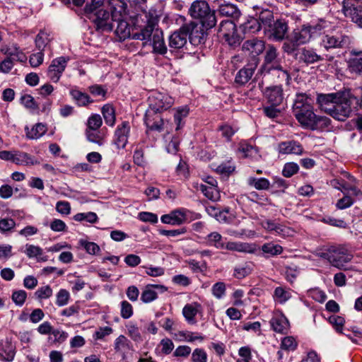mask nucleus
Returning <instances> with one entry per match:
<instances>
[{
  "label": "nucleus",
  "instance_id": "680f3d73",
  "mask_svg": "<svg viewBox=\"0 0 362 362\" xmlns=\"http://www.w3.org/2000/svg\"><path fill=\"white\" fill-rule=\"evenodd\" d=\"M126 327L127 329L128 335L133 341H141L142 340L141 334L136 324L130 322L128 325H127Z\"/></svg>",
  "mask_w": 362,
  "mask_h": 362
},
{
  "label": "nucleus",
  "instance_id": "052dcab7",
  "mask_svg": "<svg viewBox=\"0 0 362 362\" xmlns=\"http://www.w3.org/2000/svg\"><path fill=\"white\" fill-rule=\"evenodd\" d=\"M53 291L49 285H46L44 286H41L37 289L35 292V297L39 300H42L43 299H47L52 296Z\"/></svg>",
  "mask_w": 362,
  "mask_h": 362
},
{
  "label": "nucleus",
  "instance_id": "a878e982",
  "mask_svg": "<svg viewBox=\"0 0 362 362\" xmlns=\"http://www.w3.org/2000/svg\"><path fill=\"white\" fill-rule=\"evenodd\" d=\"M272 329L279 334H286L289 329V322L282 313L274 315L269 322Z\"/></svg>",
  "mask_w": 362,
  "mask_h": 362
},
{
  "label": "nucleus",
  "instance_id": "e2e57ef3",
  "mask_svg": "<svg viewBox=\"0 0 362 362\" xmlns=\"http://www.w3.org/2000/svg\"><path fill=\"white\" fill-rule=\"evenodd\" d=\"M56 305L59 307H62L68 304L70 299L69 292L64 289L61 288L56 295Z\"/></svg>",
  "mask_w": 362,
  "mask_h": 362
},
{
  "label": "nucleus",
  "instance_id": "3c124183",
  "mask_svg": "<svg viewBox=\"0 0 362 362\" xmlns=\"http://www.w3.org/2000/svg\"><path fill=\"white\" fill-rule=\"evenodd\" d=\"M51 334L54 336V339L49 337L48 340L54 344H61L69 337V334L66 332L59 329L54 328Z\"/></svg>",
  "mask_w": 362,
  "mask_h": 362
},
{
  "label": "nucleus",
  "instance_id": "ea45409f",
  "mask_svg": "<svg viewBox=\"0 0 362 362\" xmlns=\"http://www.w3.org/2000/svg\"><path fill=\"white\" fill-rule=\"evenodd\" d=\"M306 25H303L300 29H295L293 33V39L297 45H303L309 42L312 37Z\"/></svg>",
  "mask_w": 362,
  "mask_h": 362
},
{
  "label": "nucleus",
  "instance_id": "2eb2a0df",
  "mask_svg": "<svg viewBox=\"0 0 362 362\" xmlns=\"http://www.w3.org/2000/svg\"><path fill=\"white\" fill-rule=\"evenodd\" d=\"M162 112L147 109L144 115V124L148 131H157L161 132L163 130L164 121L160 114Z\"/></svg>",
  "mask_w": 362,
  "mask_h": 362
},
{
  "label": "nucleus",
  "instance_id": "bf43d9fd",
  "mask_svg": "<svg viewBox=\"0 0 362 362\" xmlns=\"http://www.w3.org/2000/svg\"><path fill=\"white\" fill-rule=\"evenodd\" d=\"M103 124L102 117L98 114H92L87 120V129L98 130Z\"/></svg>",
  "mask_w": 362,
  "mask_h": 362
},
{
  "label": "nucleus",
  "instance_id": "aec40b11",
  "mask_svg": "<svg viewBox=\"0 0 362 362\" xmlns=\"http://www.w3.org/2000/svg\"><path fill=\"white\" fill-rule=\"evenodd\" d=\"M187 209L180 208L170 211V214L161 216L162 223L173 226H180L187 221Z\"/></svg>",
  "mask_w": 362,
  "mask_h": 362
},
{
  "label": "nucleus",
  "instance_id": "de8ad7c7",
  "mask_svg": "<svg viewBox=\"0 0 362 362\" xmlns=\"http://www.w3.org/2000/svg\"><path fill=\"white\" fill-rule=\"evenodd\" d=\"M269 75L276 76L277 78V83L284 82L286 85L290 84L291 77L286 66H283L276 71L271 73Z\"/></svg>",
  "mask_w": 362,
  "mask_h": 362
},
{
  "label": "nucleus",
  "instance_id": "a18cd8bd",
  "mask_svg": "<svg viewBox=\"0 0 362 362\" xmlns=\"http://www.w3.org/2000/svg\"><path fill=\"white\" fill-rule=\"evenodd\" d=\"M257 20L259 21V24L264 31L275 21L274 13L269 9H262Z\"/></svg>",
  "mask_w": 362,
  "mask_h": 362
},
{
  "label": "nucleus",
  "instance_id": "e433bc0d",
  "mask_svg": "<svg viewBox=\"0 0 362 362\" xmlns=\"http://www.w3.org/2000/svg\"><path fill=\"white\" fill-rule=\"evenodd\" d=\"M332 129L331 119L326 116L316 115L309 129L317 131H329Z\"/></svg>",
  "mask_w": 362,
  "mask_h": 362
},
{
  "label": "nucleus",
  "instance_id": "bb28decb",
  "mask_svg": "<svg viewBox=\"0 0 362 362\" xmlns=\"http://www.w3.org/2000/svg\"><path fill=\"white\" fill-rule=\"evenodd\" d=\"M303 151L302 145L294 140L282 141L278 145V151L281 154L300 155L303 153Z\"/></svg>",
  "mask_w": 362,
  "mask_h": 362
},
{
  "label": "nucleus",
  "instance_id": "0e129e2a",
  "mask_svg": "<svg viewBox=\"0 0 362 362\" xmlns=\"http://www.w3.org/2000/svg\"><path fill=\"white\" fill-rule=\"evenodd\" d=\"M298 343L293 337H285L282 339L280 347L286 351H294L297 349Z\"/></svg>",
  "mask_w": 362,
  "mask_h": 362
},
{
  "label": "nucleus",
  "instance_id": "f3484780",
  "mask_svg": "<svg viewBox=\"0 0 362 362\" xmlns=\"http://www.w3.org/2000/svg\"><path fill=\"white\" fill-rule=\"evenodd\" d=\"M130 124L128 121H124L117 125L114 134V144L117 149H123L128 143L130 134Z\"/></svg>",
  "mask_w": 362,
  "mask_h": 362
},
{
  "label": "nucleus",
  "instance_id": "37998d69",
  "mask_svg": "<svg viewBox=\"0 0 362 362\" xmlns=\"http://www.w3.org/2000/svg\"><path fill=\"white\" fill-rule=\"evenodd\" d=\"M101 112L106 124L110 127H113L116 121L115 110L114 107L109 103L105 104L103 106Z\"/></svg>",
  "mask_w": 362,
  "mask_h": 362
},
{
  "label": "nucleus",
  "instance_id": "4c0bfd02",
  "mask_svg": "<svg viewBox=\"0 0 362 362\" xmlns=\"http://www.w3.org/2000/svg\"><path fill=\"white\" fill-rule=\"evenodd\" d=\"M189 108L187 105L178 107L175 109L174 122L176 124L175 130L181 129L185 124L184 119L189 115Z\"/></svg>",
  "mask_w": 362,
  "mask_h": 362
},
{
  "label": "nucleus",
  "instance_id": "09e8293b",
  "mask_svg": "<svg viewBox=\"0 0 362 362\" xmlns=\"http://www.w3.org/2000/svg\"><path fill=\"white\" fill-rule=\"evenodd\" d=\"M25 253L29 258L36 257L38 259V261L45 262L47 260L46 257H41V255L43 254V250L39 246H35L33 245H27Z\"/></svg>",
  "mask_w": 362,
  "mask_h": 362
},
{
  "label": "nucleus",
  "instance_id": "ddd939ff",
  "mask_svg": "<svg viewBox=\"0 0 362 362\" xmlns=\"http://www.w3.org/2000/svg\"><path fill=\"white\" fill-rule=\"evenodd\" d=\"M69 57H59L54 59L47 69V77L54 83H57L63 72L64 71L68 62Z\"/></svg>",
  "mask_w": 362,
  "mask_h": 362
},
{
  "label": "nucleus",
  "instance_id": "f8f14e48",
  "mask_svg": "<svg viewBox=\"0 0 362 362\" xmlns=\"http://www.w3.org/2000/svg\"><path fill=\"white\" fill-rule=\"evenodd\" d=\"M335 58L334 54L327 53L325 57L318 54L315 49L313 48L303 47L300 49L299 61L303 62L307 66L315 63L320 62L326 60L329 62H332Z\"/></svg>",
  "mask_w": 362,
  "mask_h": 362
},
{
  "label": "nucleus",
  "instance_id": "c756f323",
  "mask_svg": "<svg viewBox=\"0 0 362 362\" xmlns=\"http://www.w3.org/2000/svg\"><path fill=\"white\" fill-rule=\"evenodd\" d=\"M16 355V346L11 339L6 338L0 341V358L4 361H12Z\"/></svg>",
  "mask_w": 362,
  "mask_h": 362
},
{
  "label": "nucleus",
  "instance_id": "9d476101",
  "mask_svg": "<svg viewBox=\"0 0 362 362\" xmlns=\"http://www.w3.org/2000/svg\"><path fill=\"white\" fill-rule=\"evenodd\" d=\"M288 25L285 18H276L266 30L264 34L269 40L282 41L288 36Z\"/></svg>",
  "mask_w": 362,
  "mask_h": 362
},
{
  "label": "nucleus",
  "instance_id": "7ed1b4c3",
  "mask_svg": "<svg viewBox=\"0 0 362 362\" xmlns=\"http://www.w3.org/2000/svg\"><path fill=\"white\" fill-rule=\"evenodd\" d=\"M158 21L151 18L147 24L139 31L133 33L132 39L143 41V45L147 44L153 47V52L156 54L164 55L167 53L168 49L165 45L163 33L162 30L156 28Z\"/></svg>",
  "mask_w": 362,
  "mask_h": 362
},
{
  "label": "nucleus",
  "instance_id": "393cba45",
  "mask_svg": "<svg viewBox=\"0 0 362 362\" xmlns=\"http://www.w3.org/2000/svg\"><path fill=\"white\" fill-rule=\"evenodd\" d=\"M155 288L159 289L160 292L167 291V288L163 285L148 284L142 291L141 300L144 303H149L157 299L158 293L155 291Z\"/></svg>",
  "mask_w": 362,
  "mask_h": 362
},
{
  "label": "nucleus",
  "instance_id": "1a4fd4ad",
  "mask_svg": "<svg viewBox=\"0 0 362 362\" xmlns=\"http://www.w3.org/2000/svg\"><path fill=\"white\" fill-rule=\"evenodd\" d=\"M218 33L232 49L238 47L243 37L238 34L236 25L233 21H222L219 25Z\"/></svg>",
  "mask_w": 362,
  "mask_h": 362
},
{
  "label": "nucleus",
  "instance_id": "6ab92c4d",
  "mask_svg": "<svg viewBox=\"0 0 362 362\" xmlns=\"http://www.w3.org/2000/svg\"><path fill=\"white\" fill-rule=\"evenodd\" d=\"M263 94L269 105H280L283 102L284 93L281 84L265 88Z\"/></svg>",
  "mask_w": 362,
  "mask_h": 362
},
{
  "label": "nucleus",
  "instance_id": "338daca9",
  "mask_svg": "<svg viewBox=\"0 0 362 362\" xmlns=\"http://www.w3.org/2000/svg\"><path fill=\"white\" fill-rule=\"evenodd\" d=\"M329 322L333 326L337 332L342 334V329L345 323L343 317L339 315H332L329 317Z\"/></svg>",
  "mask_w": 362,
  "mask_h": 362
},
{
  "label": "nucleus",
  "instance_id": "b1692460",
  "mask_svg": "<svg viewBox=\"0 0 362 362\" xmlns=\"http://www.w3.org/2000/svg\"><path fill=\"white\" fill-rule=\"evenodd\" d=\"M257 65V61L252 64H247L240 69L235 75V83L238 86H244L251 79Z\"/></svg>",
  "mask_w": 362,
  "mask_h": 362
},
{
  "label": "nucleus",
  "instance_id": "f704fd0d",
  "mask_svg": "<svg viewBox=\"0 0 362 362\" xmlns=\"http://www.w3.org/2000/svg\"><path fill=\"white\" fill-rule=\"evenodd\" d=\"M240 28L245 34H255L262 29V27L257 18L248 16L247 20L240 25Z\"/></svg>",
  "mask_w": 362,
  "mask_h": 362
},
{
  "label": "nucleus",
  "instance_id": "13d9d810",
  "mask_svg": "<svg viewBox=\"0 0 362 362\" xmlns=\"http://www.w3.org/2000/svg\"><path fill=\"white\" fill-rule=\"evenodd\" d=\"M16 226L15 221L11 218H0V233L6 234L11 232Z\"/></svg>",
  "mask_w": 362,
  "mask_h": 362
},
{
  "label": "nucleus",
  "instance_id": "4d7b16f0",
  "mask_svg": "<svg viewBox=\"0 0 362 362\" xmlns=\"http://www.w3.org/2000/svg\"><path fill=\"white\" fill-rule=\"evenodd\" d=\"M182 314L189 323L196 322L195 316L197 314V310L191 304H187L182 309Z\"/></svg>",
  "mask_w": 362,
  "mask_h": 362
},
{
  "label": "nucleus",
  "instance_id": "0eeeda50",
  "mask_svg": "<svg viewBox=\"0 0 362 362\" xmlns=\"http://www.w3.org/2000/svg\"><path fill=\"white\" fill-rule=\"evenodd\" d=\"M320 257L327 259L333 267L341 269L349 262L353 256L342 246H330L321 253Z\"/></svg>",
  "mask_w": 362,
  "mask_h": 362
},
{
  "label": "nucleus",
  "instance_id": "c9c22d12",
  "mask_svg": "<svg viewBox=\"0 0 362 362\" xmlns=\"http://www.w3.org/2000/svg\"><path fill=\"white\" fill-rule=\"evenodd\" d=\"M13 163L17 165H37L40 162L31 156L30 154L25 152H22L19 151H14L13 154Z\"/></svg>",
  "mask_w": 362,
  "mask_h": 362
},
{
  "label": "nucleus",
  "instance_id": "c85d7f7f",
  "mask_svg": "<svg viewBox=\"0 0 362 362\" xmlns=\"http://www.w3.org/2000/svg\"><path fill=\"white\" fill-rule=\"evenodd\" d=\"M53 39V35L50 31L45 29L40 30L35 38V47L39 51L44 52L47 47H50Z\"/></svg>",
  "mask_w": 362,
  "mask_h": 362
},
{
  "label": "nucleus",
  "instance_id": "69168bd1",
  "mask_svg": "<svg viewBox=\"0 0 362 362\" xmlns=\"http://www.w3.org/2000/svg\"><path fill=\"white\" fill-rule=\"evenodd\" d=\"M79 244L86 250V252L90 255H96L100 251V247L95 243L81 239Z\"/></svg>",
  "mask_w": 362,
  "mask_h": 362
},
{
  "label": "nucleus",
  "instance_id": "58836bf2",
  "mask_svg": "<svg viewBox=\"0 0 362 362\" xmlns=\"http://www.w3.org/2000/svg\"><path fill=\"white\" fill-rule=\"evenodd\" d=\"M350 54L351 58L348 62L349 69L353 72L361 73L362 71V51L353 49Z\"/></svg>",
  "mask_w": 362,
  "mask_h": 362
},
{
  "label": "nucleus",
  "instance_id": "5fc2aeb1",
  "mask_svg": "<svg viewBox=\"0 0 362 362\" xmlns=\"http://www.w3.org/2000/svg\"><path fill=\"white\" fill-rule=\"evenodd\" d=\"M90 93L95 97H101L100 100H105L107 98V90L103 86L94 84L88 88Z\"/></svg>",
  "mask_w": 362,
  "mask_h": 362
},
{
  "label": "nucleus",
  "instance_id": "72a5a7b5",
  "mask_svg": "<svg viewBox=\"0 0 362 362\" xmlns=\"http://www.w3.org/2000/svg\"><path fill=\"white\" fill-rule=\"evenodd\" d=\"M263 256L265 258H270L281 255L283 251V247L274 242H269L263 244L261 247Z\"/></svg>",
  "mask_w": 362,
  "mask_h": 362
},
{
  "label": "nucleus",
  "instance_id": "cd10ccee",
  "mask_svg": "<svg viewBox=\"0 0 362 362\" xmlns=\"http://www.w3.org/2000/svg\"><path fill=\"white\" fill-rule=\"evenodd\" d=\"M222 17L230 18L232 20H237L241 15V12L237 6L230 3H224L218 6L216 12Z\"/></svg>",
  "mask_w": 362,
  "mask_h": 362
},
{
  "label": "nucleus",
  "instance_id": "a19ab883",
  "mask_svg": "<svg viewBox=\"0 0 362 362\" xmlns=\"http://www.w3.org/2000/svg\"><path fill=\"white\" fill-rule=\"evenodd\" d=\"M25 131L28 139H37L45 134L47 131V127L46 124L43 123H37L30 129L26 127Z\"/></svg>",
  "mask_w": 362,
  "mask_h": 362
},
{
  "label": "nucleus",
  "instance_id": "2f4dec72",
  "mask_svg": "<svg viewBox=\"0 0 362 362\" xmlns=\"http://www.w3.org/2000/svg\"><path fill=\"white\" fill-rule=\"evenodd\" d=\"M69 94L78 107H86L94 103V100L86 93H83L77 88H71Z\"/></svg>",
  "mask_w": 362,
  "mask_h": 362
},
{
  "label": "nucleus",
  "instance_id": "39448f33",
  "mask_svg": "<svg viewBox=\"0 0 362 362\" xmlns=\"http://www.w3.org/2000/svg\"><path fill=\"white\" fill-rule=\"evenodd\" d=\"M205 240L208 245L218 250L226 249L229 251L248 254H254L257 250L256 245L252 243L236 241L226 242V238H223L219 233L216 231L208 234Z\"/></svg>",
  "mask_w": 362,
  "mask_h": 362
},
{
  "label": "nucleus",
  "instance_id": "774afa93",
  "mask_svg": "<svg viewBox=\"0 0 362 362\" xmlns=\"http://www.w3.org/2000/svg\"><path fill=\"white\" fill-rule=\"evenodd\" d=\"M27 298V293L24 290L14 291L11 295L13 302L19 307H21L25 303Z\"/></svg>",
  "mask_w": 362,
  "mask_h": 362
},
{
  "label": "nucleus",
  "instance_id": "423d86ee",
  "mask_svg": "<svg viewBox=\"0 0 362 362\" xmlns=\"http://www.w3.org/2000/svg\"><path fill=\"white\" fill-rule=\"evenodd\" d=\"M349 96L345 99L337 98V100L329 108L328 115L339 121H344L351 112L352 107H354V103H358V98L350 90Z\"/></svg>",
  "mask_w": 362,
  "mask_h": 362
},
{
  "label": "nucleus",
  "instance_id": "f03ea898",
  "mask_svg": "<svg viewBox=\"0 0 362 362\" xmlns=\"http://www.w3.org/2000/svg\"><path fill=\"white\" fill-rule=\"evenodd\" d=\"M206 32L198 28V24L194 21L183 24L178 30L173 33L168 38V45L170 48L179 49L187 43V39L191 44L199 45L204 43Z\"/></svg>",
  "mask_w": 362,
  "mask_h": 362
},
{
  "label": "nucleus",
  "instance_id": "49530a36",
  "mask_svg": "<svg viewBox=\"0 0 362 362\" xmlns=\"http://www.w3.org/2000/svg\"><path fill=\"white\" fill-rule=\"evenodd\" d=\"M283 66L282 60L279 59L267 63H263L260 68L261 74L264 76L269 75Z\"/></svg>",
  "mask_w": 362,
  "mask_h": 362
},
{
  "label": "nucleus",
  "instance_id": "864d4df0",
  "mask_svg": "<svg viewBox=\"0 0 362 362\" xmlns=\"http://www.w3.org/2000/svg\"><path fill=\"white\" fill-rule=\"evenodd\" d=\"M218 131L221 132V136L225 138L227 141H230L233 136L238 131V128L225 123L218 127Z\"/></svg>",
  "mask_w": 362,
  "mask_h": 362
},
{
  "label": "nucleus",
  "instance_id": "a211bd4d",
  "mask_svg": "<svg viewBox=\"0 0 362 362\" xmlns=\"http://www.w3.org/2000/svg\"><path fill=\"white\" fill-rule=\"evenodd\" d=\"M242 49L254 58V62H255V60L258 62L257 57L265 49V42L257 37L247 40L244 42Z\"/></svg>",
  "mask_w": 362,
  "mask_h": 362
},
{
  "label": "nucleus",
  "instance_id": "20e7f679",
  "mask_svg": "<svg viewBox=\"0 0 362 362\" xmlns=\"http://www.w3.org/2000/svg\"><path fill=\"white\" fill-rule=\"evenodd\" d=\"M188 13L193 20L200 23L202 28H198L203 31L211 29L217 23L216 11L211 9L205 0L194 1L189 8Z\"/></svg>",
  "mask_w": 362,
  "mask_h": 362
},
{
  "label": "nucleus",
  "instance_id": "6e6552de",
  "mask_svg": "<svg viewBox=\"0 0 362 362\" xmlns=\"http://www.w3.org/2000/svg\"><path fill=\"white\" fill-rule=\"evenodd\" d=\"M351 43V37L343 31L332 32L322 36L320 46L327 52L336 49H346Z\"/></svg>",
  "mask_w": 362,
  "mask_h": 362
},
{
  "label": "nucleus",
  "instance_id": "c03bdc74",
  "mask_svg": "<svg viewBox=\"0 0 362 362\" xmlns=\"http://www.w3.org/2000/svg\"><path fill=\"white\" fill-rule=\"evenodd\" d=\"M253 270L251 262H245L236 266L233 269V276L238 279H243L249 276Z\"/></svg>",
  "mask_w": 362,
  "mask_h": 362
},
{
  "label": "nucleus",
  "instance_id": "473e14b6",
  "mask_svg": "<svg viewBox=\"0 0 362 362\" xmlns=\"http://www.w3.org/2000/svg\"><path fill=\"white\" fill-rule=\"evenodd\" d=\"M114 349L116 353L124 356L133 350V345L125 336L121 334L115 340Z\"/></svg>",
  "mask_w": 362,
  "mask_h": 362
},
{
  "label": "nucleus",
  "instance_id": "7c9ffc66",
  "mask_svg": "<svg viewBox=\"0 0 362 362\" xmlns=\"http://www.w3.org/2000/svg\"><path fill=\"white\" fill-rule=\"evenodd\" d=\"M117 23L116 29L115 30V35L119 38L120 40H124L130 37H132L133 33L135 32H131L132 27L124 20L116 18L115 16L114 23Z\"/></svg>",
  "mask_w": 362,
  "mask_h": 362
},
{
  "label": "nucleus",
  "instance_id": "5701e85b",
  "mask_svg": "<svg viewBox=\"0 0 362 362\" xmlns=\"http://www.w3.org/2000/svg\"><path fill=\"white\" fill-rule=\"evenodd\" d=\"M0 52L4 54L6 57L14 59L16 62L23 63L25 62L27 60V57L16 43H13L11 45H2Z\"/></svg>",
  "mask_w": 362,
  "mask_h": 362
},
{
  "label": "nucleus",
  "instance_id": "f257e3e1",
  "mask_svg": "<svg viewBox=\"0 0 362 362\" xmlns=\"http://www.w3.org/2000/svg\"><path fill=\"white\" fill-rule=\"evenodd\" d=\"M83 14L99 33H110L114 29L115 16L105 8L102 0H90L84 8Z\"/></svg>",
  "mask_w": 362,
  "mask_h": 362
},
{
  "label": "nucleus",
  "instance_id": "8fccbe9b",
  "mask_svg": "<svg viewBox=\"0 0 362 362\" xmlns=\"http://www.w3.org/2000/svg\"><path fill=\"white\" fill-rule=\"evenodd\" d=\"M20 103L22 104L25 108L32 110L33 112L37 111L39 110V105L37 102L35 100L34 98L29 94H24L21 95L20 98Z\"/></svg>",
  "mask_w": 362,
  "mask_h": 362
},
{
  "label": "nucleus",
  "instance_id": "4468645a",
  "mask_svg": "<svg viewBox=\"0 0 362 362\" xmlns=\"http://www.w3.org/2000/svg\"><path fill=\"white\" fill-rule=\"evenodd\" d=\"M341 5L344 16L362 28V6L355 5L352 0H343Z\"/></svg>",
  "mask_w": 362,
  "mask_h": 362
},
{
  "label": "nucleus",
  "instance_id": "412c9836",
  "mask_svg": "<svg viewBox=\"0 0 362 362\" xmlns=\"http://www.w3.org/2000/svg\"><path fill=\"white\" fill-rule=\"evenodd\" d=\"M293 114L301 126L308 129L317 115L311 105H306L304 108L296 110Z\"/></svg>",
  "mask_w": 362,
  "mask_h": 362
},
{
  "label": "nucleus",
  "instance_id": "6e6d98bb",
  "mask_svg": "<svg viewBox=\"0 0 362 362\" xmlns=\"http://www.w3.org/2000/svg\"><path fill=\"white\" fill-rule=\"evenodd\" d=\"M74 220L76 221H86L90 223H95L98 221V217L95 212L78 213L74 216Z\"/></svg>",
  "mask_w": 362,
  "mask_h": 362
},
{
  "label": "nucleus",
  "instance_id": "603ef678",
  "mask_svg": "<svg viewBox=\"0 0 362 362\" xmlns=\"http://www.w3.org/2000/svg\"><path fill=\"white\" fill-rule=\"evenodd\" d=\"M199 190L210 200L216 201L219 197V193L216 187H208L206 185L201 184Z\"/></svg>",
  "mask_w": 362,
  "mask_h": 362
},
{
  "label": "nucleus",
  "instance_id": "79ce46f5",
  "mask_svg": "<svg viewBox=\"0 0 362 362\" xmlns=\"http://www.w3.org/2000/svg\"><path fill=\"white\" fill-rule=\"evenodd\" d=\"M247 183L257 190H268L271 187L269 180L265 177L257 178L251 176L247 178Z\"/></svg>",
  "mask_w": 362,
  "mask_h": 362
},
{
  "label": "nucleus",
  "instance_id": "4be33fe9",
  "mask_svg": "<svg viewBox=\"0 0 362 362\" xmlns=\"http://www.w3.org/2000/svg\"><path fill=\"white\" fill-rule=\"evenodd\" d=\"M237 151L244 158H250L254 161H257L261 158L258 148L246 141H242L238 144Z\"/></svg>",
  "mask_w": 362,
  "mask_h": 362
},
{
  "label": "nucleus",
  "instance_id": "9b49d317",
  "mask_svg": "<svg viewBox=\"0 0 362 362\" xmlns=\"http://www.w3.org/2000/svg\"><path fill=\"white\" fill-rule=\"evenodd\" d=\"M148 101V109L159 112H164L170 109L174 104V99L171 96L157 91H153L151 93Z\"/></svg>",
  "mask_w": 362,
  "mask_h": 362
},
{
  "label": "nucleus",
  "instance_id": "dca6fc26",
  "mask_svg": "<svg viewBox=\"0 0 362 362\" xmlns=\"http://www.w3.org/2000/svg\"><path fill=\"white\" fill-rule=\"evenodd\" d=\"M349 96V90H343L333 93H320L317 96V103L320 107L325 112L328 113V109L331 108L332 105L337 100V98L345 99Z\"/></svg>",
  "mask_w": 362,
  "mask_h": 362
}]
</instances>
